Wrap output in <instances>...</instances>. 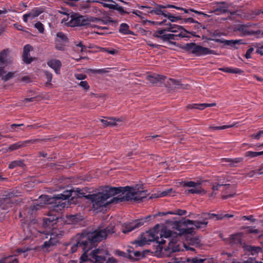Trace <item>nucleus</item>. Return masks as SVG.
<instances>
[{
	"label": "nucleus",
	"mask_w": 263,
	"mask_h": 263,
	"mask_svg": "<svg viewBox=\"0 0 263 263\" xmlns=\"http://www.w3.org/2000/svg\"><path fill=\"white\" fill-rule=\"evenodd\" d=\"M80 190L66 191L63 194H58L52 197L48 195H41L40 200L42 203L45 204H51L53 211L60 212L66 205L67 199L74 198L76 192L79 196L82 195L91 201L92 209L96 212L102 211L108 204L112 202H118L123 200L140 201L146 197V191L142 188L135 187H106L102 192L97 194L84 195L80 193Z\"/></svg>",
	"instance_id": "obj_1"
},
{
	"label": "nucleus",
	"mask_w": 263,
	"mask_h": 263,
	"mask_svg": "<svg viewBox=\"0 0 263 263\" xmlns=\"http://www.w3.org/2000/svg\"><path fill=\"white\" fill-rule=\"evenodd\" d=\"M114 226L108 227L103 230H97L94 232L83 233L77 236V242L73 245H68L67 247H70L71 253L77 251L79 247H81L84 253L81 257L80 263L84 261H90L89 255L88 252L95 246V243L105 239L109 234L115 232Z\"/></svg>",
	"instance_id": "obj_2"
},
{
	"label": "nucleus",
	"mask_w": 263,
	"mask_h": 263,
	"mask_svg": "<svg viewBox=\"0 0 263 263\" xmlns=\"http://www.w3.org/2000/svg\"><path fill=\"white\" fill-rule=\"evenodd\" d=\"M59 218L58 217L55 218H46L44 220V226L45 228H50L51 227V230L48 236H50L48 241L44 242L43 245L44 248H49L51 246H53L59 242V239L64 234L63 230H62L61 228L57 229V224L59 223ZM46 238H48L47 236Z\"/></svg>",
	"instance_id": "obj_3"
},
{
	"label": "nucleus",
	"mask_w": 263,
	"mask_h": 263,
	"mask_svg": "<svg viewBox=\"0 0 263 263\" xmlns=\"http://www.w3.org/2000/svg\"><path fill=\"white\" fill-rule=\"evenodd\" d=\"M159 225L157 224L153 229L143 233L137 240L133 242V244L136 245V247H142L149 244L150 242L155 241L159 244L165 243L164 241L159 240Z\"/></svg>",
	"instance_id": "obj_4"
},
{
	"label": "nucleus",
	"mask_w": 263,
	"mask_h": 263,
	"mask_svg": "<svg viewBox=\"0 0 263 263\" xmlns=\"http://www.w3.org/2000/svg\"><path fill=\"white\" fill-rule=\"evenodd\" d=\"M91 22H99L101 24L104 23L103 21L96 17H87L75 13L70 16V20L67 23L68 26L76 27L86 26L89 24Z\"/></svg>",
	"instance_id": "obj_5"
},
{
	"label": "nucleus",
	"mask_w": 263,
	"mask_h": 263,
	"mask_svg": "<svg viewBox=\"0 0 263 263\" xmlns=\"http://www.w3.org/2000/svg\"><path fill=\"white\" fill-rule=\"evenodd\" d=\"M108 254V252L104 249H97L91 252L89 255L90 261L92 263H117V260L110 257L106 261V256Z\"/></svg>",
	"instance_id": "obj_6"
},
{
	"label": "nucleus",
	"mask_w": 263,
	"mask_h": 263,
	"mask_svg": "<svg viewBox=\"0 0 263 263\" xmlns=\"http://www.w3.org/2000/svg\"><path fill=\"white\" fill-rule=\"evenodd\" d=\"M184 48L189 53L200 57L208 54H215V51L209 48L198 45L194 43L186 44Z\"/></svg>",
	"instance_id": "obj_7"
},
{
	"label": "nucleus",
	"mask_w": 263,
	"mask_h": 263,
	"mask_svg": "<svg viewBox=\"0 0 263 263\" xmlns=\"http://www.w3.org/2000/svg\"><path fill=\"white\" fill-rule=\"evenodd\" d=\"M29 250L28 248H18L13 255L4 257L0 259V263H18V258L26 257Z\"/></svg>",
	"instance_id": "obj_8"
},
{
	"label": "nucleus",
	"mask_w": 263,
	"mask_h": 263,
	"mask_svg": "<svg viewBox=\"0 0 263 263\" xmlns=\"http://www.w3.org/2000/svg\"><path fill=\"white\" fill-rule=\"evenodd\" d=\"M144 223V220L143 219H137L131 222L125 223L122 231L123 233H127L143 226Z\"/></svg>",
	"instance_id": "obj_9"
},
{
	"label": "nucleus",
	"mask_w": 263,
	"mask_h": 263,
	"mask_svg": "<svg viewBox=\"0 0 263 263\" xmlns=\"http://www.w3.org/2000/svg\"><path fill=\"white\" fill-rule=\"evenodd\" d=\"M167 29H161L156 31L154 33L153 36L160 39L163 41H169L175 40L177 35L174 34H164Z\"/></svg>",
	"instance_id": "obj_10"
},
{
	"label": "nucleus",
	"mask_w": 263,
	"mask_h": 263,
	"mask_svg": "<svg viewBox=\"0 0 263 263\" xmlns=\"http://www.w3.org/2000/svg\"><path fill=\"white\" fill-rule=\"evenodd\" d=\"M251 26L252 25L250 24L248 25H241L238 27V30L245 36L252 35L260 33V30H257L256 31L252 30L250 29Z\"/></svg>",
	"instance_id": "obj_11"
},
{
	"label": "nucleus",
	"mask_w": 263,
	"mask_h": 263,
	"mask_svg": "<svg viewBox=\"0 0 263 263\" xmlns=\"http://www.w3.org/2000/svg\"><path fill=\"white\" fill-rule=\"evenodd\" d=\"M169 27L167 28V31L172 32H179L180 33L178 34H176L177 36H181L182 37H186L185 34V33L187 32L182 27L180 26H178L175 24H169Z\"/></svg>",
	"instance_id": "obj_12"
},
{
	"label": "nucleus",
	"mask_w": 263,
	"mask_h": 263,
	"mask_svg": "<svg viewBox=\"0 0 263 263\" xmlns=\"http://www.w3.org/2000/svg\"><path fill=\"white\" fill-rule=\"evenodd\" d=\"M47 65L52 68L55 73L59 74L60 73V69L62 66L61 62L58 59H52L49 60L47 63Z\"/></svg>",
	"instance_id": "obj_13"
},
{
	"label": "nucleus",
	"mask_w": 263,
	"mask_h": 263,
	"mask_svg": "<svg viewBox=\"0 0 263 263\" xmlns=\"http://www.w3.org/2000/svg\"><path fill=\"white\" fill-rule=\"evenodd\" d=\"M32 143V141L26 140L23 141H18L15 143L10 145L6 149L7 152H12L17 150L22 147L26 146L28 144Z\"/></svg>",
	"instance_id": "obj_14"
},
{
	"label": "nucleus",
	"mask_w": 263,
	"mask_h": 263,
	"mask_svg": "<svg viewBox=\"0 0 263 263\" xmlns=\"http://www.w3.org/2000/svg\"><path fill=\"white\" fill-rule=\"evenodd\" d=\"M32 50V47L29 44H27L24 47L23 58L24 62L27 64H30L32 61V59L30 56V52Z\"/></svg>",
	"instance_id": "obj_15"
},
{
	"label": "nucleus",
	"mask_w": 263,
	"mask_h": 263,
	"mask_svg": "<svg viewBox=\"0 0 263 263\" xmlns=\"http://www.w3.org/2000/svg\"><path fill=\"white\" fill-rule=\"evenodd\" d=\"M9 50L8 49H4L0 52V65H6L11 62L9 57Z\"/></svg>",
	"instance_id": "obj_16"
},
{
	"label": "nucleus",
	"mask_w": 263,
	"mask_h": 263,
	"mask_svg": "<svg viewBox=\"0 0 263 263\" xmlns=\"http://www.w3.org/2000/svg\"><path fill=\"white\" fill-rule=\"evenodd\" d=\"M103 125L106 126H114L117 125L118 122H121L122 120L120 118H108L107 120L101 119Z\"/></svg>",
	"instance_id": "obj_17"
},
{
	"label": "nucleus",
	"mask_w": 263,
	"mask_h": 263,
	"mask_svg": "<svg viewBox=\"0 0 263 263\" xmlns=\"http://www.w3.org/2000/svg\"><path fill=\"white\" fill-rule=\"evenodd\" d=\"M209 40L213 41L216 43H225L228 45L231 46H235L236 44H242L243 42L242 40H222L219 39H209Z\"/></svg>",
	"instance_id": "obj_18"
},
{
	"label": "nucleus",
	"mask_w": 263,
	"mask_h": 263,
	"mask_svg": "<svg viewBox=\"0 0 263 263\" xmlns=\"http://www.w3.org/2000/svg\"><path fill=\"white\" fill-rule=\"evenodd\" d=\"M10 195H6L5 197L0 198V210H5L11 204Z\"/></svg>",
	"instance_id": "obj_19"
},
{
	"label": "nucleus",
	"mask_w": 263,
	"mask_h": 263,
	"mask_svg": "<svg viewBox=\"0 0 263 263\" xmlns=\"http://www.w3.org/2000/svg\"><path fill=\"white\" fill-rule=\"evenodd\" d=\"M165 77L163 75L153 74L147 77V79L152 83L155 84L164 80Z\"/></svg>",
	"instance_id": "obj_20"
},
{
	"label": "nucleus",
	"mask_w": 263,
	"mask_h": 263,
	"mask_svg": "<svg viewBox=\"0 0 263 263\" xmlns=\"http://www.w3.org/2000/svg\"><path fill=\"white\" fill-rule=\"evenodd\" d=\"M172 231L166 228H163L160 232L159 231L158 236L160 240L165 241L163 239V238H169L171 236Z\"/></svg>",
	"instance_id": "obj_21"
},
{
	"label": "nucleus",
	"mask_w": 263,
	"mask_h": 263,
	"mask_svg": "<svg viewBox=\"0 0 263 263\" xmlns=\"http://www.w3.org/2000/svg\"><path fill=\"white\" fill-rule=\"evenodd\" d=\"M215 103H202V104H194L189 106L191 108H195L202 110L208 107H213L216 106Z\"/></svg>",
	"instance_id": "obj_22"
},
{
	"label": "nucleus",
	"mask_w": 263,
	"mask_h": 263,
	"mask_svg": "<svg viewBox=\"0 0 263 263\" xmlns=\"http://www.w3.org/2000/svg\"><path fill=\"white\" fill-rule=\"evenodd\" d=\"M219 70L222 71L223 72L231 73H236V74H242L243 71L240 69L237 68H232V67H226V68H220L219 69Z\"/></svg>",
	"instance_id": "obj_23"
},
{
	"label": "nucleus",
	"mask_w": 263,
	"mask_h": 263,
	"mask_svg": "<svg viewBox=\"0 0 263 263\" xmlns=\"http://www.w3.org/2000/svg\"><path fill=\"white\" fill-rule=\"evenodd\" d=\"M201 217L204 218V220L214 218H215L216 220H221L223 219L222 215H217L215 214L206 213H202Z\"/></svg>",
	"instance_id": "obj_24"
},
{
	"label": "nucleus",
	"mask_w": 263,
	"mask_h": 263,
	"mask_svg": "<svg viewBox=\"0 0 263 263\" xmlns=\"http://www.w3.org/2000/svg\"><path fill=\"white\" fill-rule=\"evenodd\" d=\"M160 6H163L162 5H157L156 7L155 8L153 9H151V7H145V6H141V8H146L149 9V11H148V12H149L151 13H154L156 15H161V13H162V9H164V8L160 7Z\"/></svg>",
	"instance_id": "obj_25"
},
{
	"label": "nucleus",
	"mask_w": 263,
	"mask_h": 263,
	"mask_svg": "<svg viewBox=\"0 0 263 263\" xmlns=\"http://www.w3.org/2000/svg\"><path fill=\"white\" fill-rule=\"evenodd\" d=\"M223 160L225 162H230V165L231 167L236 166L237 164L241 163L243 161V158L241 157H238L234 159L225 158Z\"/></svg>",
	"instance_id": "obj_26"
},
{
	"label": "nucleus",
	"mask_w": 263,
	"mask_h": 263,
	"mask_svg": "<svg viewBox=\"0 0 263 263\" xmlns=\"http://www.w3.org/2000/svg\"><path fill=\"white\" fill-rule=\"evenodd\" d=\"M187 243H188L189 245L195 247H200L201 246V240L199 237H194L188 240Z\"/></svg>",
	"instance_id": "obj_27"
},
{
	"label": "nucleus",
	"mask_w": 263,
	"mask_h": 263,
	"mask_svg": "<svg viewBox=\"0 0 263 263\" xmlns=\"http://www.w3.org/2000/svg\"><path fill=\"white\" fill-rule=\"evenodd\" d=\"M186 194H205V191L201 188L200 185H198L196 187H192V189L188 190L186 191Z\"/></svg>",
	"instance_id": "obj_28"
},
{
	"label": "nucleus",
	"mask_w": 263,
	"mask_h": 263,
	"mask_svg": "<svg viewBox=\"0 0 263 263\" xmlns=\"http://www.w3.org/2000/svg\"><path fill=\"white\" fill-rule=\"evenodd\" d=\"M43 12V10L39 8H35L33 9L30 12L28 13V15L31 20L34 18L38 16L40 14Z\"/></svg>",
	"instance_id": "obj_29"
},
{
	"label": "nucleus",
	"mask_w": 263,
	"mask_h": 263,
	"mask_svg": "<svg viewBox=\"0 0 263 263\" xmlns=\"http://www.w3.org/2000/svg\"><path fill=\"white\" fill-rule=\"evenodd\" d=\"M24 161L22 160H16L11 162L9 164L8 167L10 169H13L17 166L24 167Z\"/></svg>",
	"instance_id": "obj_30"
},
{
	"label": "nucleus",
	"mask_w": 263,
	"mask_h": 263,
	"mask_svg": "<svg viewBox=\"0 0 263 263\" xmlns=\"http://www.w3.org/2000/svg\"><path fill=\"white\" fill-rule=\"evenodd\" d=\"M119 31L124 34H132L129 30V26L125 23H122L120 26Z\"/></svg>",
	"instance_id": "obj_31"
},
{
	"label": "nucleus",
	"mask_w": 263,
	"mask_h": 263,
	"mask_svg": "<svg viewBox=\"0 0 263 263\" xmlns=\"http://www.w3.org/2000/svg\"><path fill=\"white\" fill-rule=\"evenodd\" d=\"M175 193V192L173 190V189L170 188L168 189H166L162 192H159L158 193V197H165L167 196H173Z\"/></svg>",
	"instance_id": "obj_32"
},
{
	"label": "nucleus",
	"mask_w": 263,
	"mask_h": 263,
	"mask_svg": "<svg viewBox=\"0 0 263 263\" xmlns=\"http://www.w3.org/2000/svg\"><path fill=\"white\" fill-rule=\"evenodd\" d=\"M202 221L195 220L194 225L197 229L205 228L208 223L207 220H204V218Z\"/></svg>",
	"instance_id": "obj_33"
},
{
	"label": "nucleus",
	"mask_w": 263,
	"mask_h": 263,
	"mask_svg": "<svg viewBox=\"0 0 263 263\" xmlns=\"http://www.w3.org/2000/svg\"><path fill=\"white\" fill-rule=\"evenodd\" d=\"M263 155V151L261 152H253V151H248L245 153V156L246 157H248L249 158H253L259 156H261Z\"/></svg>",
	"instance_id": "obj_34"
},
{
	"label": "nucleus",
	"mask_w": 263,
	"mask_h": 263,
	"mask_svg": "<svg viewBox=\"0 0 263 263\" xmlns=\"http://www.w3.org/2000/svg\"><path fill=\"white\" fill-rule=\"evenodd\" d=\"M15 73H16V72L13 71V72H9L5 75L2 74V79L4 81H5V82L9 80L10 79H12V78H13L14 77Z\"/></svg>",
	"instance_id": "obj_35"
},
{
	"label": "nucleus",
	"mask_w": 263,
	"mask_h": 263,
	"mask_svg": "<svg viewBox=\"0 0 263 263\" xmlns=\"http://www.w3.org/2000/svg\"><path fill=\"white\" fill-rule=\"evenodd\" d=\"M234 125H222L219 126H211L209 127L210 130H223L233 127Z\"/></svg>",
	"instance_id": "obj_36"
},
{
	"label": "nucleus",
	"mask_w": 263,
	"mask_h": 263,
	"mask_svg": "<svg viewBox=\"0 0 263 263\" xmlns=\"http://www.w3.org/2000/svg\"><path fill=\"white\" fill-rule=\"evenodd\" d=\"M183 183V186H187L189 187H196V186H197L198 185L201 184V183L199 182H194L192 181H184Z\"/></svg>",
	"instance_id": "obj_37"
},
{
	"label": "nucleus",
	"mask_w": 263,
	"mask_h": 263,
	"mask_svg": "<svg viewBox=\"0 0 263 263\" xmlns=\"http://www.w3.org/2000/svg\"><path fill=\"white\" fill-rule=\"evenodd\" d=\"M86 72L88 74L90 73H101L105 72L106 71L104 69H87Z\"/></svg>",
	"instance_id": "obj_38"
},
{
	"label": "nucleus",
	"mask_w": 263,
	"mask_h": 263,
	"mask_svg": "<svg viewBox=\"0 0 263 263\" xmlns=\"http://www.w3.org/2000/svg\"><path fill=\"white\" fill-rule=\"evenodd\" d=\"M57 37L56 40H59V42H61V41L66 42L68 41V39L66 36L62 32H58L57 34Z\"/></svg>",
	"instance_id": "obj_39"
},
{
	"label": "nucleus",
	"mask_w": 263,
	"mask_h": 263,
	"mask_svg": "<svg viewBox=\"0 0 263 263\" xmlns=\"http://www.w3.org/2000/svg\"><path fill=\"white\" fill-rule=\"evenodd\" d=\"M223 185V184H218L217 185H214L212 187L213 192L209 195V197L211 198H214L215 195L217 194V191L218 190L219 187Z\"/></svg>",
	"instance_id": "obj_40"
},
{
	"label": "nucleus",
	"mask_w": 263,
	"mask_h": 263,
	"mask_svg": "<svg viewBox=\"0 0 263 263\" xmlns=\"http://www.w3.org/2000/svg\"><path fill=\"white\" fill-rule=\"evenodd\" d=\"M205 260V259L199 258L198 257H193L187 259V262L190 263H200Z\"/></svg>",
	"instance_id": "obj_41"
},
{
	"label": "nucleus",
	"mask_w": 263,
	"mask_h": 263,
	"mask_svg": "<svg viewBox=\"0 0 263 263\" xmlns=\"http://www.w3.org/2000/svg\"><path fill=\"white\" fill-rule=\"evenodd\" d=\"M248 250L251 252V254L254 255L260 251V248L259 247H255L253 246H248L247 247Z\"/></svg>",
	"instance_id": "obj_42"
},
{
	"label": "nucleus",
	"mask_w": 263,
	"mask_h": 263,
	"mask_svg": "<svg viewBox=\"0 0 263 263\" xmlns=\"http://www.w3.org/2000/svg\"><path fill=\"white\" fill-rule=\"evenodd\" d=\"M252 46L257 48L256 53L263 55V45H260L258 43H255Z\"/></svg>",
	"instance_id": "obj_43"
},
{
	"label": "nucleus",
	"mask_w": 263,
	"mask_h": 263,
	"mask_svg": "<svg viewBox=\"0 0 263 263\" xmlns=\"http://www.w3.org/2000/svg\"><path fill=\"white\" fill-rule=\"evenodd\" d=\"M34 27L38 30L40 33H43L44 31V25L40 22H38L34 25Z\"/></svg>",
	"instance_id": "obj_44"
},
{
	"label": "nucleus",
	"mask_w": 263,
	"mask_h": 263,
	"mask_svg": "<svg viewBox=\"0 0 263 263\" xmlns=\"http://www.w3.org/2000/svg\"><path fill=\"white\" fill-rule=\"evenodd\" d=\"M79 86L81 87L85 90H88L89 89L90 86L88 83V82L86 81H81L79 84Z\"/></svg>",
	"instance_id": "obj_45"
},
{
	"label": "nucleus",
	"mask_w": 263,
	"mask_h": 263,
	"mask_svg": "<svg viewBox=\"0 0 263 263\" xmlns=\"http://www.w3.org/2000/svg\"><path fill=\"white\" fill-rule=\"evenodd\" d=\"M45 74L47 79L46 84L47 85H51V82L52 79V74L48 71H45Z\"/></svg>",
	"instance_id": "obj_46"
},
{
	"label": "nucleus",
	"mask_w": 263,
	"mask_h": 263,
	"mask_svg": "<svg viewBox=\"0 0 263 263\" xmlns=\"http://www.w3.org/2000/svg\"><path fill=\"white\" fill-rule=\"evenodd\" d=\"M246 229V232L248 233L258 234L259 233V231L258 229H255V227H248Z\"/></svg>",
	"instance_id": "obj_47"
},
{
	"label": "nucleus",
	"mask_w": 263,
	"mask_h": 263,
	"mask_svg": "<svg viewBox=\"0 0 263 263\" xmlns=\"http://www.w3.org/2000/svg\"><path fill=\"white\" fill-rule=\"evenodd\" d=\"M167 18L172 22H176L181 19L180 16H174L170 13H167Z\"/></svg>",
	"instance_id": "obj_48"
},
{
	"label": "nucleus",
	"mask_w": 263,
	"mask_h": 263,
	"mask_svg": "<svg viewBox=\"0 0 263 263\" xmlns=\"http://www.w3.org/2000/svg\"><path fill=\"white\" fill-rule=\"evenodd\" d=\"M239 236L237 234L232 235L230 236V240L231 243H236L237 241H239Z\"/></svg>",
	"instance_id": "obj_49"
},
{
	"label": "nucleus",
	"mask_w": 263,
	"mask_h": 263,
	"mask_svg": "<svg viewBox=\"0 0 263 263\" xmlns=\"http://www.w3.org/2000/svg\"><path fill=\"white\" fill-rule=\"evenodd\" d=\"M171 84L174 85L176 88H181V84H180V82L179 81H177L175 79H170Z\"/></svg>",
	"instance_id": "obj_50"
},
{
	"label": "nucleus",
	"mask_w": 263,
	"mask_h": 263,
	"mask_svg": "<svg viewBox=\"0 0 263 263\" xmlns=\"http://www.w3.org/2000/svg\"><path fill=\"white\" fill-rule=\"evenodd\" d=\"M263 135V130H260L256 134H252L251 135V137L256 140H259L260 137Z\"/></svg>",
	"instance_id": "obj_51"
},
{
	"label": "nucleus",
	"mask_w": 263,
	"mask_h": 263,
	"mask_svg": "<svg viewBox=\"0 0 263 263\" xmlns=\"http://www.w3.org/2000/svg\"><path fill=\"white\" fill-rule=\"evenodd\" d=\"M74 77L77 80H83L87 78V76L86 74H82V73H75Z\"/></svg>",
	"instance_id": "obj_52"
},
{
	"label": "nucleus",
	"mask_w": 263,
	"mask_h": 263,
	"mask_svg": "<svg viewBox=\"0 0 263 263\" xmlns=\"http://www.w3.org/2000/svg\"><path fill=\"white\" fill-rule=\"evenodd\" d=\"M174 215L182 216L186 214V211L183 210L178 209L174 212Z\"/></svg>",
	"instance_id": "obj_53"
},
{
	"label": "nucleus",
	"mask_w": 263,
	"mask_h": 263,
	"mask_svg": "<svg viewBox=\"0 0 263 263\" xmlns=\"http://www.w3.org/2000/svg\"><path fill=\"white\" fill-rule=\"evenodd\" d=\"M194 228H190L186 229H181V233L182 234H190L193 232Z\"/></svg>",
	"instance_id": "obj_54"
},
{
	"label": "nucleus",
	"mask_w": 263,
	"mask_h": 263,
	"mask_svg": "<svg viewBox=\"0 0 263 263\" xmlns=\"http://www.w3.org/2000/svg\"><path fill=\"white\" fill-rule=\"evenodd\" d=\"M241 219L243 220H250L253 222H254L256 221V219L253 218V216L252 215L243 216L241 217Z\"/></svg>",
	"instance_id": "obj_55"
},
{
	"label": "nucleus",
	"mask_w": 263,
	"mask_h": 263,
	"mask_svg": "<svg viewBox=\"0 0 263 263\" xmlns=\"http://www.w3.org/2000/svg\"><path fill=\"white\" fill-rule=\"evenodd\" d=\"M70 20V16L66 15L64 18H62L61 23L68 26V21Z\"/></svg>",
	"instance_id": "obj_56"
},
{
	"label": "nucleus",
	"mask_w": 263,
	"mask_h": 263,
	"mask_svg": "<svg viewBox=\"0 0 263 263\" xmlns=\"http://www.w3.org/2000/svg\"><path fill=\"white\" fill-rule=\"evenodd\" d=\"M160 7H162L164 8H175L176 9H181V7H177L175 5H163V6H160Z\"/></svg>",
	"instance_id": "obj_57"
},
{
	"label": "nucleus",
	"mask_w": 263,
	"mask_h": 263,
	"mask_svg": "<svg viewBox=\"0 0 263 263\" xmlns=\"http://www.w3.org/2000/svg\"><path fill=\"white\" fill-rule=\"evenodd\" d=\"M133 13L137 15L138 16H139V17H140L141 18H144L143 12L139 10H134Z\"/></svg>",
	"instance_id": "obj_58"
},
{
	"label": "nucleus",
	"mask_w": 263,
	"mask_h": 263,
	"mask_svg": "<svg viewBox=\"0 0 263 263\" xmlns=\"http://www.w3.org/2000/svg\"><path fill=\"white\" fill-rule=\"evenodd\" d=\"M194 221L190 219H186L183 222V224L185 226H188L189 225H194Z\"/></svg>",
	"instance_id": "obj_59"
},
{
	"label": "nucleus",
	"mask_w": 263,
	"mask_h": 263,
	"mask_svg": "<svg viewBox=\"0 0 263 263\" xmlns=\"http://www.w3.org/2000/svg\"><path fill=\"white\" fill-rule=\"evenodd\" d=\"M55 48L59 50H63V46L60 44V42H59V40H55Z\"/></svg>",
	"instance_id": "obj_60"
},
{
	"label": "nucleus",
	"mask_w": 263,
	"mask_h": 263,
	"mask_svg": "<svg viewBox=\"0 0 263 263\" xmlns=\"http://www.w3.org/2000/svg\"><path fill=\"white\" fill-rule=\"evenodd\" d=\"M115 254L119 256H122V257H127V255H126V253L121 251L119 250H117L115 251Z\"/></svg>",
	"instance_id": "obj_61"
},
{
	"label": "nucleus",
	"mask_w": 263,
	"mask_h": 263,
	"mask_svg": "<svg viewBox=\"0 0 263 263\" xmlns=\"http://www.w3.org/2000/svg\"><path fill=\"white\" fill-rule=\"evenodd\" d=\"M103 50L106 51L108 53H109V54H112V55L116 54L117 52V50H115V49L109 50L107 48H104Z\"/></svg>",
	"instance_id": "obj_62"
},
{
	"label": "nucleus",
	"mask_w": 263,
	"mask_h": 263,
	"mask_svg": "<svg viewBox=\"0 0 263 263\" xmlns=\"http://www.w3.org/2000/svg\"><path fill=\"white\" fill-rule=\"evenodd\" d=\"M183 246L185 248V249H186V250H190V251H195V249L194 248H193L192 247H191L192 246L191 245H189V244L187 243V245L185 243H184L183 244Z\"/></svg>",
	"instance_id": "obj_63"
},
{
	"label": "nucleus",
	"mask_w": 263,
	"mask_h": 263,
	"mask_svg": "<svg viewBox=\"0 0 263 263\" xmlns=\"http://www.w3.org/2000/svg\"><path fill=\"white\" fill-rule=\"evenodd\" d=\"M184 22L186 23H198L197 21L194 20L192 17H189L185 19Z\"/></svg>",
	"instance_id": "obj_64"
}]
</instances>
